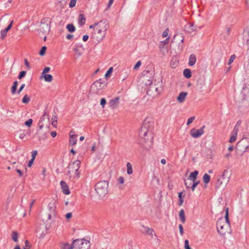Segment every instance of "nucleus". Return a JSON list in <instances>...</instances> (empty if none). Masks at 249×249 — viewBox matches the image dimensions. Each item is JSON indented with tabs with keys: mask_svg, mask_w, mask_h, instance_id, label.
<instances>
[{
	"mask_svg": "<svg viewBox=\"0 0 249 249\" xmlns=\"http://www.w3.org/2000/svg\"><path fill=\"white\" fill-rule=\"evenodd\" d=\"M240 124H241V121H237V122L236 123L235 125L234 126L233 129L232 130L233 132H235V133H238V129H239V125Z\"/></svg>",
	"mask_w": 249,
	"mask_h": 249,
	"instance_id": "72a5a7b5",
	"label": "nucleus"
},
{
	"mask_svg": "<svg viewBox=\"0 0 249 249\" xmlns=\"http://www.w3.org/2000/svg\"><path fill=\"white\" fill-rule=\"evenodd\" d=\"M162 83L161 82L160 87H157L156 86H152V88H154V90L156 92L157 94H159L162 90V87L161 86Z\"/></svg>",
	"mask_w": 249,
	"mask_h": 249,
	"instance_id": "c756f323",
	"label": "nucleus"
},
{
	"mask_svg": "<svg viewBox=\"0 0 249 249\" xmlns=\"http://www.w3.org/2000/svg\"><path fill=\"white\" fill-rule=\"evenodd\" d=\"M152 86H155V85H153L152 83H151V85H150V87L147 90V93L148 94H150V92L151 91H153L154 90V88H152Z\"/></svg>",
	"mask_w": 249,
	"mask_h": 249,
	"instance_id": "4d7b16f0",
	"label": "nucleus"
},
{
	"mask_svg": "<svg viewBox=\"0 0 249 249\" xmlns=\"http://www.w3.org/2000/svg\"><path fill=\"white\" fill-rule=\"evenodd\" d=\"M86 18L83 14H80L79 16L78 24L80 26H83L85 23Z\"/></svg>",
	"mask_w": 249,
	"mask_h": 249,
	"instance_id": "a211bd4d",
	"label": "nucleus"
},
{
	"mask_svg": "<svg viewBox=\"0 0 249 249\" xmlns=\"http://www.w3.org/2000/svg\"><path fill=\"white\" fill-rule=\"evenodd\" d=\"M113 71V68L110 67L108 69V70L107 71V72L105 73V76L106 78H107L110 76V74Z\"/></svg>",
	"mask_w": 249,
	"mask_h": 249,
	"instance_id": "a19ab883",
	"label": "nucleus"
},
{
	"mask_svg": "<svg viewBox=\"0 0 249 249\" xmlns=\"http://www.w3.org/2000/svg\"><path fill=\"white\" fill-rule=\"evenodd\" d=\"M178 216H179V218L180 220V221H181V222L182 223H184L185 222V214H184V211L183 210V209H181L180 210L179 212V214H178Z\"/></svg>",
	"mask_w": 249,
	"mask_h": 249,
	"instance_id": "6ab92c4d",
	"label": "nucleus"
},
{
	"mask_svg": "<svg viewBox=\"0 0 249 249\" xmlns=\"http://www.w3.org/2000/svg\"><path fill=\"white\" fill-rule=\"evenodd\" d=\"M124 177L121 176L119 178H118V182L120 183V184H123L124 183Z\"/></svg>",
	"mask_w": 249,
	"mask_h": 249,
	"instance_id": "052dcab7",
	"label": "nucleus"
},
{
	"mask_svg": "<svg viewBox=\"0 0 249 249\" xmlns=\"http://www.w3.org/2000/svg\"><path fill=\"white\" fill-rule=\"evenodd\" d=\"M44 79L46 82H50L53 80V76L50 74L44 75Z\"/></svg>",
	"mask_w": 249,
	"mask_h": 249,
	"instance_id": "a878e982",
	"label": "nucleus"
},
{
	"mask_svg": "<svg viewBox=\"0 0 249 249\" xmlns=\"http://www.w3.org/2000/svg\"><path fill=\"white\" fill-rule=\"evenodd\" d=\"M196 56L194 54H191L189 58L188 64L190 66H193L196 62Z\"/></svg>",
	"mask_w": 249,
	"mask_h": 249,
	"instance_id": "4468645a",
	"label": "nucleus"
},
{
	"mask_svg": "<svg viewBox=\"0 0 249 249\" xmlns=\"http://www.w3.org/2000/svg\"><path fill=\"white\" fill-rule=\"evenodd\" d=\"M198 174V171L196 170L193 172H192L189 178H188V180H191L192 181H195L196 179L197 176Z\"/></svg>",
	"mask_w": 249,
	"mask_h": 249,
	"instance_id": "2eb2a0df",
	"label": "nucleus"
},
{
	"mask_svg": "<svg viewBox=\"0 0 249 249\" xmlns=\"http://www.w3.org/2000/svg\"><path fill=\"white\" fill-rule=\"evenodd\" d=\"M72 133H73V132L71 131L70 132L69 142L71 145H74L76 143L77 136L75 134H72Z\"/></svg>",
	"mask_w": 249,
	"mask_h": 249,
	"instance_id": "f8f14e48",
	"label": "nucleus"
},
{
	"mask_svg": "<svg viewBox=\"0 0 249 249\" xmlns=\"http://www.w3.org/2000/svg\"><path fill=\"white\" fill-rule=\"evenodd\" d=\"M142 227L143 229L141 230V231L142 233L149 235H153V233L154 231L152 229L144 226V225H142Z\"/></svg>",
	"mask_w": 249,
	"mask_h": 249,
	"instance_id": "9b49d317",
	"label": "nucleus"
},
{
	"mask_svg": "<svg viewBox=\"0 0 249 249\" xmlns=\"http://www.w3.org/2000/svg\"><path fill=\"white\" fill-rule=\"evenodd\" d=\"M228 170H225L223 172V174L220 176V178H221L223 180L225 179H227V181L229 180V177L228 176Z\"/></svg>",
	"mask_w": 249,
	"mask_h": 249,
	"instance_id": "5701e85b",
	"label": "nucleus"
},
{
	"mask_svg": "<svg viewBox=\"0 0 249 249\" xmlns=\"http://www.w3.org/2000/svg\"><path fill=\"white\" fill-rule=\"evenodd\" d=\"M107 86V83L100 79L95 81L91 86V91L92 93L100 95L102 93V90Z\"/></svg>",
	"mask_w": 249,
	"mask_h": 249,
	"instance_id": "7ed1b4c3",
	"label": "nucleus"
},
{
	"mask_svg": "<svg viewBox=\"0 0 249 249\" xmlns=\"http://www.w3.org/2000/svg\"><path fill=\"white\" fill-rule=\"evenodd\" d=\"M26 74V71H20L18 76V78L19 79H22L25 76Z\"/></svg>",
	"mask_w": 249,
	"mask_h": 249,
	"instance_id": "37998d69",
	"label": "nucleus"
},
{
	"mask_svg": "<svg viewBox=\"0 0 249 249\" xmlns=\"http://www.w3.org/2000/svg\"><path fill=\"white\" fill-rule=\"evenodd\" d=\"M14 22V21L13 20H12L10 23L9 24V25L7 26V27L4 29V30H6V31L8 32V31L11 28L12 26V25H13V23Z\"/></svg>",
	"mask_w": 249,
	"mask_h": 249,
	"instance_id": "864d4df0",
	"label": "nucleus"
},
{
	"mask_svg": "<svg viewBox=\"0 0 249 249\" xmlns=\"http://www.w3.org/2000/svg\"><path fill=\"white\" fill-rule=\"evenodd\" d=\"M12 240L15 242H17L18 241V233L16 231H13L12 233Z\"/></svg>",
	"mask_w": 249,
	"mask_h": 249,
	"instance_id": "2f4dec72",
	"label": "nucleus"
},
{
	"mask_svg": "<svg viewBox=\"0 0 249 249\" xmlns=\"http://www.w3.org/2000/svg\"><path fill=\"white\" fill-rule=\"evenodd\" d=\"M178 228L180 234L182 235L183 234V228L182 225L179 224L178 225Z\"/></svg>",
	"mask_w": 249,
	"mask_h": 249,
	"instance_id": "6e6d98bb",
	"label": "nucleus"
},
{
	"mask_svg": "<svg viewBox=\"0 0 249 249\" xmlns=\"http://www.w3.org/2000/svg\"><path fill=\"white\" fill-rule=\"evenodd\" d=\"M48 208L52 213H53L55 211V206L54 201L50 202L48 205Z\"/></svg>",
	"mask_w": 249,
	"mask_h": 249,
	"instance_id": "aec40b11",
	"label": "nucleus"
},
{
	"mask_svg": "<svg viewBox=\"0 0 249 249\" xmlns=\"http://www.w3.org/2000/svg\"><path fill=\"white\" fill-rule=\"evenodd\" d=\"M183 74L186 78H190L191 76V71L189 69H185L183 70Z\"/></svg>",
	"mask_w": 249,
	"mask_h": 249,
	"instance_id": "412c9836",
	"label": "nucleus"
},
{
	"mask_svg": "<svg viewBox=\"0 0 249 249\" xmlns=\"http://www.w3.org/2000/svg\"><path fill=\"white\" fill-rule=\"evenodd\" d=\"M97 27L94 30V38L98 42L102 41L106 35V32L109 27L108 23L105 20H101L96 23Z\"/></svg>",
	"mask_w": 249,
	"mask_h": 249,
	"instance_id": "f257e3e1",
	"label": "nucleus"
},
{
	"mask_svg": "<svg viewBox=\"0 0 249 249\" xmlns=\"http://www.w3.org/2000/svg\"><path fill=\"white\" fill-rule=\"evenodd\" d=\"M30 101V98L27 95H25L22 99V102L24 104H27Z\"/></svg>",
	"mask_w": 249,
	"mask_h": 249,
	"instance_id": "f704fd0d",
	"label": "nucleus"
},
{
	"mask_svg": "<svg viewBox=\"0 0 249 249\" xmlns=\"http://www.w3.org/2000/svg\"><path fill=\"white\" fill-rule=\"evenodd\" d=\"M7 32L6 31V30H1L0 31V38L1 39H3L5 37L7 36Z\"/></svg>",
	"mask_w": 249,
	"mask_h": 249,
	"instance_id": "58836bf2",
	"label": "nucleus"
},
{
	"mask_svg": "<svg viewBox=\"0 0 249 249\" xmlns=\"http://www.w3.org/2000/svg\"><path fill=\"white\" fill-rule=\"evenodd\" d=\"M184 248L185 249H192L189 244V241L185 240L184 241Z\"/></svg>",
	"mask_w": 249,
	"mask_h": 249,
	"instance_id": "de8ad7c7",
	"label": "nucleus"
},
{
	"mask_svg": "<svg viewBox=\"0 0 249 249\" xmlns=\"http://www.w3.org/2000/svg\"><path fill=\"white\" fill-rule=\"evenodd\" d=\"M247 142L248 144L243 145V146L245 147V150H244V152H245L247 149L249 147V138H245L242 139L241 142L245 143Z\"/></svg>",
	"mask_w": 249,
	"mask_h": 249,
	"instance_id": "bb28decb",
	"label": "nucleus"
},
{
	"mask_svg": "<svg viewBox=\"0 0 249 249\" xmlns=\"http://www.w3.org/2000/svg\"><path fill=\"white\" fill-rule=\"evenodd\" d=\"M107 101L105 98H103L101 99L100 101V105L102 106V108H104L105 105L106 104Z\"/></svg>",
	"mask_w": 249,
	"mask_h": 249,
	"instance_id": "49530a36",
	"label": "nucleus"
},
{
	"mask_svg": "<svg viewBox=\"0 0 249 249\" xmlns=\"http://www.w3.org/2000/svg\"><path fill=\"white\" fill-rule=\"evenodd\" d=\"M225 220L226 223H227L228 225H230V221L229 219V208H227L226 209V214H225Z\"/></svg>",
	"mask_w": 249,
	"mask_h": 249,
	"instance_id": "e433bc0d",
	"label": "nucleus"
},
{
	"mask_svg": "<svg viewBox=\"0 0 249 249\" xmlns=\"http://www.w3.org/2000/svg\"><path fill=\"white\" fill-rule=\"evenodd\" d=\"M14 111L6 110L7 115H8L9 116H11L12 114L14 113Z\"/></svg>",
	"mask_w": 249,
	"mask_h": 249,
	"instance_id": "69168bd1",
	"label": "nucleus"
},
{
	"mask_svg": "<svg viewBox=\"0 0 249 249\" xmlns=\"http://www.w3.org/2000/svg\"><path fill=\"white\" fill-rule=\"evenodd\" d=\"M235 58V55L234 54L231 55L229 59L228 64L230 65L233 61Z\"/></svg>",
	"mask_w": 249,
	"mask_h": 249,
	"instance_id": "09e8293b",
	"label": "nucleus"
},
{
	"mask_svg": "<svg viewBox=\"0 0 249 249\" xmlns=\"http://www.w3.org/2000/svg\"><path fill=\"white\" fill-rule=\"evenodd\" d=\"M33 123V120L29 119L25 122V125L28 127H30Z\"/></svg>",
	"mask_w": 249,
	"mask_h": 249,
	"instance_id": "c03bdc74",
	"label": "nucleus"
},
{
	"mask_svg": "<svg viewBox=\"0 0 249 249\" xmlns=\"http://www.w3.org/2000/svg\"><path fill=\"white\" fill-rule=\"evenodd\" d=\"M49 117L47 109H45L43 114L38 123L39 129H41L45 124L47 126L49 125Z\"/></svg>",
	"mask_w": 249,
	"mask_h": 249,
	"instance_id": "0eeeda50",
	"label": "nucleus"
},
{
	"mask_svg": "<svg viewBox=\"0 0 249 249\" xmlns=\"http://www.w3.org/2000/svg\"><path fill=\"white\" fill-rule=\"evenodd\" d=\"M74 249V245L73 241L71 244L69 243H65L63 245L62 249Z\"/></svg>",
	"mask_w": 249,
	"mask_h": 249,
	"instance_id": "4be33fe9",
	"label": "nucleus"
},
{
	"mask_svg": "<svg viewBox=\"0 0 249 249\" xmlns=\"http://www.w3.org/2000/svg\"><path fill=\"white\" fill-rule=\"evenodd\" d=\"M191 180L187 179L184 180V184L186 188H190L192 185V183L191 182Z\"/></svg>",
	"mask_w": 249,
	"mask_h": 249,
	"instance_id": "4c0bfd02",
	"label": "nucleus"
},
{
	"mask_svg": "<svg viewBox=\"0 0 249 249\" xmlns=\"http://www.w3.org/2000/svg\"><path fill=\"white\" fill-rule=\"evenodd\" d=\"M217 230L218 233L220 235H223L225 234V231H223V226L221 225L220 222H217L216 224Z\"/></svg>",
	"mask_w": 249,
	"mask_h": 249,
	"instance_id": "dca6fc26",
	"label": "nucleus"
},
{
	"mask_svg": "<svg viewBox=\"0 0 249 249\" xmlns=\"http://www.w3.org/2000/svg\"><path fill=\"white\" fill-rule=\"evenodd\" d=\"M24 63L28 69H30L31 68L29 62L27 59H24Z\"/></svg>",
	"mask_w": 249,
	"mask_h": 249,
	"instance_id": "13d9d810",
	"label": "nucleus"
},
{
	"mask_svg": "<svg viewBox=\"0 0 249 249\" xmlns=\"http://www.w3.org/2000/svg\"><path fill=\"white\" fill-rule=\"evenodd\" d=\"M205 125L202 126L200 129H196L193 128L190 131V134L193 138H197L200 137L204 134V129Z\"/></svg>",
	"mask_w": 249,
	"mask_h": 249,
	"instance_id": "6e6552de",
	"label": "nucleus"
},
{
	"mask_svg": "<svg viewBox=\"0 0 249 249\" xmlns=\"http://www.w3.org/2000/svg\"><path fill=\"white\" fill-rule=\"evenodd\" d=\"M193 183L192 184L191 186V188L193 191H194L196 187V186L199 183L200 181L199 180H195L192 181Z\"/></svg>",
	"mask_w": 249,
	"mask_h": 249,
	"instance_id": "c9c22d12",
	"label": "nucleus"
},
{
	"mask_svg": "<svg viewBox=\"0 0 249 249\" xmlns=\"http://www.w3.org/2000/svg\"><path fill=\"white\" fill-rule=\"evenodd\" d=\"M50 71V67H45L42 72V74H47V73L49 72Z\"/></svg>",
	"mask_w": 249,
	"mask_h": 249,
	"instance_id": "5fc2aeb1",
	"label": "nucleus"
},
{
	"mask_svg": "<svg viewBox=\"0 0 249 249\" xmlns=\"http://www.w3.org/2000/svg\"><path fill=\"white\" fill-rule=\"evenodd\" d=\"M67 29L69 32L71 33L74 32L75 31V28L73 24L70 23L68 24L66 26Z\"/></svg>",
	"mask_w": 249,
	"mask_h": 249,
	"instance_id": "b1692460",
	"label": "nucleus"
},
{
	"mask_svg": "<svg viewBox=\"0 0 249 249\" xmlns=\"http://www.w3.org/2000/svg\"><path fill=\"white\" fill-rule=\"evenodd\" d=\"M237 133L232 132L231 135L229 140V142L230 143H232L236 140L237 138Z\"/></svg>",
	"mask_w": 249,
	"mask_h": 249,
	"instance_id": "c85d7f7f",
	"label": "nucleus"
},
{
	"mask_svg": "<svg viewBox=\"0 0 249 249\" xmlns=\"http://www.w3.org/2000/svg\"><path fill=\"white\" fill-rule=\"evenodd\" d=\"M142 64L141 61H138L136 64L134 65L133 69L134 70L137 69L138 68H139Z\"/></svg>",
	"mask_w": 249,
	"mask_h": 249,
	"instance_id": "603ef678",
	"label": "nucleus"
},
{
	"mask_svg": "<svg viewBox=\"0 0 249 249\" xmlns=\"http://www.w3.org/2000/svg\"><path fill=\"white\" fill-rule=\"evenodd\" d=\"M81 161L79 160H76L73 162L70 163L68 168L69 171L68 173L71 174V172H75V176L77 178H79L80 176V172H79V169L80 168Z\"/></svg>",
	"mask_w": 249,
	"mask_h": 249,
	"instance_id": "423d86ee",
	"label": "nucleus"
},
{
	"mask_svg": "<svg viewBox=\"0 0 249 249\" xmlns=\"http://www.w3.org/2000/svg\"><path fill=\"white\" fill-rule=\"evenodd\" d=\"M146 120H144V123L139 131L140 140L139 143L145 148H148L152 144V142L149 140L147 134L149 130L146 124Z\"/></svg>",
	"mask_w": 249,
	"mask_h": 249,
	"instance_id": "f03ea898",
	"label": "nucleus"
},
{
	"mask_svg": "<svg viewBox=\"0 0 249 249\" xmlns=\"http://www.w3.org/2000/svg\"><path fill=\"white\" fill-rule=\"evenodd\" d=\"M203 180L205 184L208 183L210 180V176L207 174H205L203 177Z\"/></svg>",
	"mask_w": 249,
	"mask_h": 249,
	"instance_id": "7c9ffc66",
	"label": "nucleus"
},
{
	"mask_svg": "<svg viewBox=\"0 0 249 249\" xmlns=\"http://www.w3.org/2000/svg\"><path fill=\"white\" fill-rule=\"evenodd\" d=\"M169 33V29L167 28L162 33V36L163 37H165L168 36Z\"/></svg>",
	"mask_w": 249,
	"mask_h": 249,
	"instance_id": "3c124183",
	"label": "nucleus"
},
{
	"mask_svg": "<svg viewBox=\"0 0 249 249\" xmlns=\"http://www.w3.org/2000/svg\"><path fill=\"white\" fill-rule=\"evenodd\" d=\"M37 152L36 150H34L32 153V158L33 160L35 159V158L37 155Z\"/></svg>",
	"mask_w": 249,
	"mask_h": 249,
	"instance_id": "bf43d9fd",
	"label": "nucleus"
},
{
	"mask_svg": "<svg viewBox=\"0 0 249 249\" xmlns=\"http://www.w3.org/2000/svg\"><path fill=\"white\" fill-rule=\"evenodd\" d=\"M74 249H89L90 247L89 241L83 239H76L73 240Z\"/></svg>",
	"mask_w": 249,
	"mask_h": 249,
	"instance_id": "39448f33",
	"label": "nucleus"
},
{
	"mask_svg": "<svg viewBox=\"0 0 249 249\" xmlns=\"http://www.w3.org/2000/svg\"><path fill=\"white\" fill-rule=\"evenodd\" d=\"M57 116H55V115H54L52 117V124L53 125V126L54 127H56V123L57 122Z\"/></svg>",
	"mask_w": 249,
	"mask_h": 249,
	"instance_id": "79ce46f5",
	"label": "nucleus"
},
{
	"mask_svg": "<svg viewBox=\"0 0 249 249\" xmlns=\"http://www.w3.org/2000/svg\"><path fill=\"white\" fill-rule=\"evenodd\" d=\"M18 84V82L17 81H15L13 83V85L11 88V92L13 94L16 93L17 89V86Z\"/></svg>",
	"mask_w": 249,
	"mask_h": 249,
	"instance_id": "393cba45",
	"label": "nucleus"
},
{
	"mask_svg": "<svg viewBox=\"0 0 249 249\" xmlns=\"http://www.w3.org/2000/svg\"><path fill=\"white\" fill-rule=\"evenodd\" d=\"M77 0H71L69 3V7L70 8H73L75 6Z\"/></svg>",
	"mask_w": 249,
	"mask_h": 249,
	"instance_id": "a18cd8bd",
	"label": "nucleus"
},
{
	"mask_svg": "<svg viewBox=\"0 0 249 249\" xmlns=\"http://www.w3.org/2000/svg\"><path fill=\"white\" fill-rule=\"evenodd\" d=\"M35 160H33L32 159H31L28 162V167H31L33 163V162Z\"/></svg>",
	"mask_w": 249,
	"mask_h": 249,
	"instance_id": "774afa93",
	"label": "nucleus"
},
{
	"mask_svg": "<svg viewBox=\"0 0 249 249\" xmlns=\"http://www.w3.org/2000/svg\"><path fill=\"white\" fill-rule=\"evenodd\" d=\"M169 43V37L166 38L164 40L160 41L159 47L162 48L164 46Z\"/></svg>",
	"mask_w": 249,
	"mask_h": 249,
	"instance_id": "473e14b6",
	"label": "nucleus"
},
{
	"mask_svg": "<svg viewBox=\"0 0 249 249\" xmlns=\"http://www.w3.org/2000/svg\"><path fill=\"white\" fill-rule=\"evenodd\" d=\"M195 116H192L191 117H190L187 120V125H189L191 123H192L195 120Z\"/></svg>",
	"mask_w": 249,
	"mask_h": 249,
	"instance_id": "8fccbe9b",
	"label": "nucleus"
},
{
	"mask_svg": "<svg viewBox=\"0 0 249 249\" xmlns=\"http://www.w3.org/2000/svg\"><path fill=\"white\" fill-rule=\"evenodd\" d=\"M223 179L219 178H218L217 180V182H216V185H221V184L223 182Z\"/></svg>",
	"mask_w": 249,
	"mask_h": 249,
	"instance_id": "680f3d73",
	"label": "nucleus"
},
{
	"mask_svg": "<svg viewBox=\"0 0 249 249\" xmlns=\"http://www.w3.org/2000/svg\"><path fill=\"white\" fill-rule=\"evenodd\" d=\"M89 37V36L88 35H85L83 36L82 39H83V41L86 42L88 40Z\"/></svg>",
	"mask_w": 249,
	"mask_h": 249,
	"instance_id": "0e129e2a",
	"label": "nucleus"
},
{
	"mask_svg": "<svg viewBox=\"0 0 249 249\" xmlns=\"http://www.w3.org/2000/svg\"><path fill=\"white\" fill-rule=\"evenodd\" d=\"M127 166V173L128 175H131L133 173V169L131 164L130 162H128L126 164Z\"/></svg>",
	"mask_w": 249,
	"mask_h": 249,
	"instance_id": "cd10ccee",
	"label": "nucleus"
},
{
	"mask_svg": "<svg viewBox=\"0 0 249 249\" xmlns=\"http://www.w3.org/2000/svg\"><path fill=\"white\" fill-rule=\"evenodd\" d=\"M47 50V47L45 46L42 47L41 49H40L39 54L40 56H43L46 52V51Z\"/></svg>",
	"mask_w": 249,
	"mask_h": 249,
	"instance_id": "ea45409f",
	"label": "nucleus"
},
{
	"mask_svg": "<svg viewBox=\"0 0 249 249\" xmlns=\"http://www.w3.org/2000/svg\"><path fill=\"white\" fill-rule=\"evenodd\" d=\"M25 84H22L20 87L19 88V89H18V93L19 94L20 93V92L22 90V89H23V88L25 87Z\"/></svg>",
	"mask_w": 249,
	"mask_h": 249,
	"instance_id": "e2e57ef3",
	"label": "nucleus"
},
{
	"mask_svg": "<svg viewBox=\"0 0 249 249\" xmlns=\"http://www.w3.org/2000/svg\"><path fill=\"white\" fill-rule=\"evenodd\" d=\"M187 95V92H180L177 97V100L179 103H182L184 101L186 96Z\"/></svg>",
	"mask_w": 249,
	"mask_h": 249,
	"instance_id": "ddd939ff",
	"label": "nucleus"
},
{
	"mask_svg": "<svg viewBox=\"0 0 249 249\" xmlns=\"http://www.w3.org/2000/svg\"><path fill=\"white\" fill-rule=\"evenodd\" d=\"M72 216V213H68L66 214V218L67 219H70Z\"/></svg>",
	"mask_w": 249,
	"mask_h": 249,
	"instance_id": "338daca9",
	"label": "nucleus"
},
{
	"mask_svg": "<svg viewBox=\"0 0 249 249\" xmlns=\"http://www.w3.org/2000/svg\"><path fill=\"white\" fill-rule=\"evenodd\" d=\"M119 97H116L114 99H112L109 102V106L112 109L116 108L119 104Z\"/></svg>",
	"mask_w": 249,
	"mask_h": 249,
	"instance_id": "9d476101",
	"label": "nucleus"
},
{
	"mask_svg": "<svg viewBox=\"0 0 249 249\" xmlns=\"http://www.w3.org/2000/svg\"><path fill=\"white\" fill-rule=\"evenodd\" d=\"M60 183L62 190V192L65 195H69L71 193V192L69 186H68L66 182L65 181L61 180Z\"/></svg>",
	"mask_w": 249,
	"mask_h": 249,
	"instance_id": "1a4fd4ad",
	"label": "nucleus"
},
{
	"mask_svg": "<svg viewBox=\"0 0 249 249\" xmlns=\"http://www.w3.org/2000/svg\"><path fill=\"white\" fill-rule=\"evenodd\" d=\"M108 182L106 180L100 181L95 185V190L100 197H104L108 192Z\"/></svg>",
	"mask_w": 249,
	"mask_h": 249,
	"instance_id": "20e7f679",
	"label": "nucleus"
},
{
	"mask_svg": "<svg viewBox=\"0 0 249 249\" xmlns=\"http://www.w3.org/2000/svg\"><path fill=\"white\" fill-rule=\"evenodd\" d=\"M243 41L247 44H249V31H244L243 33Z\"/></svg>",
	"mask_w": 249,
	"mask_h": 249,
	"instance_id": "f3484780",
	"label": "nucleus"
}]
</instances>
